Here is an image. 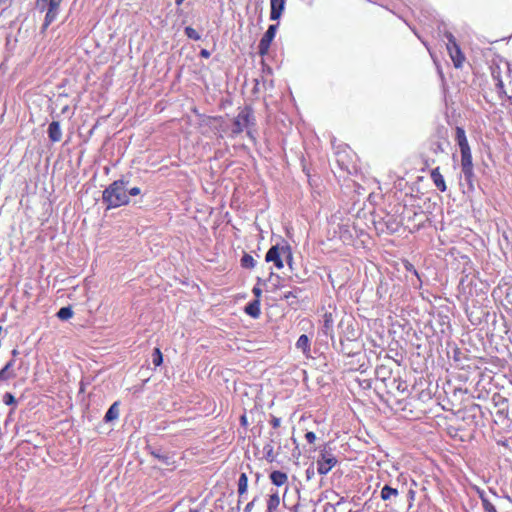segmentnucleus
Segmentation results:
<instances>
[{
  "mask_svg": "<svg viewBox=\"0 0 512 512\" xmlns=\"http://www.w3.org/2000/svg\"><path fill=\"white\" fill-rule=\"evenodd\" d=\"M129 180L121 178L112 182L102 193V202L106 205V209L118 208L128 205L130 199L127 194V186Z\"/></svg>",
  "mask_w": 512,
  "mask_h": 512,
  "instance_id": "1",
  "label": "nucleus"
},
{
  "mask_svg": "<svg viewBox=\"0 0 512 512\" xmlns=\"http://www.w3.org/2000/svg\"><path fill=\"white\" fill-rule=\"evenodd\" d=\"M256 125V120L253 110L250 106L242 108L238 115L233 119L231 133L232 136H237L246 130L247 136L255 141L252 128Z\"/></svg>",
  "mask_w": 512,
  "mask_h": 512,
  "instance_id": "2",
  "label": "nucleus"
},
{
  "mask_svg": "<svg viewBox=\"0 0 512 512\" xmlns=\"http://www.w3.org/2000/svg\"><path fill=\"white\" fill-rule=\"evenodd\" d=\"M283 257H285L289 267L292 268V252L290 246L288 245L281 247L278 245L272 246L267 251L265 260L266 262H273L278 269H281L283 268Z\"/></svg>",
  "mask_w": 512,
  "mask_h": 512,
  "instance_id": "3",
  "label": "nucleus"
},
{
  "mask_svg": "<svg viewBox=\"0 0 512 512\" xmlns=\"http://www.w3.org/2000/svg\"><path fill=\"white\" fill-rule=\"evenodd\" d=\"M461 170H462L464 178L469 186V189L473 190L474 189L473 180L475 178V174H474V169H473L471 152L461 154Z\"/></svg>",
  "mask_w": 512,
  "mask_h": 512,
  "instance_id": "4",
  "label": "nucleus"
},
{
  "mask_svg": "<svg viewBox=\"0 0 512 512\" xmlns=\"http://www.w3.org/2000/svg\"><path fill=\"white\" fill-rule=\"evenodd\" d=\"M446 37L448 39L447 50L449 52V55L454 63V66L456 68H459L462 66V63L464 62L465 57H464L463 53L461 52V49H460L459 45L457 44L455 37L451 33H448L446 35Z\"/></svg>",
  "mask_w": 512,
  "mask_h": 512,
  "instance_id": "5",
  "label": "nucleus"
},
{
  "mask_svg": "<svg viewBox=\"0 0 512 512\" xmlns=\"http://www.w3.org/2000/svg\"><path fill=\"white\" fill-rule=\"evenodd\" d=\"M278 28V24H272L268 27L267 31L262 36L259 45L258 52L260 55H266L269 51L271 42L273 41L276 31Z\"/></svg>",
  "mask_w": 512,
  "mask_h": 512,
  "instance_id": "6",
  "label": "nucleus"
},
{
  "mask_svg": "<svg viewBox=\"0 0 512 512\" xmlns=\"http://www.w3.org/2000/svg\"><path fill=\"white\" fill-rule=\"evenodd\" d=\"M280 442V435L277 432H270L268 442L263 446V456L269 462L272 463L276 460L277 454L274 451V443Z\"/></svg>",
  "mask_w": 512,
  "mask_h": 512,
  "instance_id": "7",
  "label": "nucleus"
},
{
  "mask_svg": "<svg viewBox=\"0 0 512 512\" xmlns=\"http://www.w3.org/2000/svg\"><path fill=\"white\" fill-rule=\"evenodd\" d=\"M336 464L337 459L332 454L322 453L321 458L317 460V472L326 475Z\"/></svg>",
  "mask_w": 512,
  "mask_h": 512,
  "instance_id": "8",
  "label": "nucleus"
},
{
  "mask_svg": "<svg viewBox=\"0 0 512 512\" xmlns=\"http://www.w3.org/2000/svg\"><path fill=\"white\" fill-rule=\"evenodd\" d=\"M331 310L325 311V313L322 316V332L326 336L333 337V327H334V321L336 317V309L329 307Z\"/></svg>",
  "mask_w": 512,
  "mask_h": 512,
  "instance_id": "9",
  "label": "nucleus"
},
{
  "mask_svg": "<svg viewBox=\"0 0 512 512\" xmlns=\"http://www.w3.org/2000/svg\"><path fill=\"white\" fill-rule=\"evenodd\" d=\"M149 453L163 465L170 466L175 463L174 455L162 448L148 446Z\"/></svg>",
  "mask_w": 512,
  "mask_h": 512,
  "instance_id": "10",
  "label": "nucleus"
},
{
  "mask_svg": "<svg viewBox=\"0 0 512 512\" xmlns=\"http://www.w3.org/2000/svg\"><path fill=\"white\" fill-rule=\"evenodd\" d=\"M16 359H10L0 370V384L8 382L16 377Z\"/></svg>",
  "mask_w": 512,
  "mask_h": 512,
  "instance_id": "11",
  "label": "nucleus"
},
{
  "mask_svg": "<svg viewBox=\"0 0 512 512\" xmlns=\"http://www.w3.org/2000/svg\"><path fill=\"white\" fill-rule=\"evenodd\" d=\"M455 139L460 148L461 154L471 152V149H470V146H469L466 134H465V130L462 127H459V126L456 127Z\"/></svg>",
  "mask_w": 512,
  "mask_h": 512,
  "instance_id": "12",
  "label": "nucleus"
},
{
  "mask_svg": "<svg viewBox=\"0 0 512 512\" xmlns=\"http://www.w3.org/2000/svg\"><path fill=\"white\" fill-rule=\"evenodd\" d=\"M270 7V19L278 20L285 9V0H270Z\"/></svg>",
  "mask_w": 512,
  "mask_h": 512,
  "instance_id": "13",
  "label": "nucleus"
},
{
  "mask_svg": "<svg viewBox=\"0 0 512 512\" xmlns=\"http://www.w3.org/2000/svg\"><path fill=\"white\" fill-rule=\"evenodd\" d=\"M48 137L52 142H59L62 139V131L58 121H52L49 124Z\"/></svg>",
  "mask_w": 512,
  "mask_h": 512,
  "instance_id": "14",
  "label": "nucleus"
},
{
  "mask_svg": "<svg viewBox=\"0 0 512 512\" xmlns=\"http://www.w3.org/2000/svg\"><path fill=\"white\" fill-rule=\"evenodd\" d=\"M430 177L434 183V185L441 191V192H445L446 189H447V186H446V183H445V180H444V177L443 175L440 173V169L439 167H436L434 168L432 171H431V174H430Z\"/></svg>",
  "mask_w": 512,
  "mask_h": 512,
  "instance_id": "15",
  "label": "nucleus"
},
{
  "mask_svg": "<svg viewBox=\"0 0 512 512\" xmlns=\"http://www.w3.org/2000/svg\"><path fill=\"white\" fill-rule=\"evenodd\" d=\"M269 478L271 482L278 487L283 486L288 482L287 474L278 470L271 472Z\"/></svg>",
  "mask_w": 512,
  "mask_h": 512,
  "instance_id": "16",
  "label": "nucleus"
},
{
  "mask_svg": "<svg viewBox=\"0 0 512 512\" xmlns=\"http://www.w3.org/2000/svg\"><path fill=\"white\" fill-rule=\"evenodd\" d=\"M245 312L252 318H258L260 316V300L255 299L245 307Z\"/></svg>",
  "mask_w": 512,
  "mask_h": 512,
  "instance_id": "17",
  "label": "nucleus"
},
{
  "mask_svg": "<svg viewBox=\"0 0 512 512\" xmlns=\"http://www.w3.org/2000/svg\"><path fill=\"white\" fill-rule=\"evenodd\" d=\"M376 378L377 380L382 381L385 383L387 380L391 378V370L389 367L385 365H379L376 367L375 370Z\"/></svg>",
  "mask_w": 512,
  "mask_h": 512,
  "instance_id": "18",
  "label": "nucleus"
},
{
  "mask_svg": "<svg viewBox=\"0 0 512 512\" xmlns=\"http://www.w3.org/2000/svg\"><path fill=\"white\" fill-rule=\"evenodd\" d=\"M478 494L485 512H497L494 503L491 501V499L486 495L484 491H479Z\"/></svg>",
  "mask_w": 512,
  "mask_h": 512,
  "instance_id": "19",
  "label": "nucleus"
},
{
  "mask_svg": "<svg viewBox=\"0 0 512 512\" xmlns=\"http://www.w3.org/2000/svg\"><path fill=\"white\" fill-rule=\"evenodd\" d=\"M62 1L63 0H37L36 5L41 11H45L46 7L59 10Z\"/></svg>",
  "mask_w": 512,
  "mask_h": 512,
  "instance_id": "20",
  "label": "nucleus"
},
{
  "mask_svg": "<svg viewBox=\"0 0 512 512\" xmlns=\"http://www.w3.org/2000/svg\"><path fill=\"white\" fill-rule=\"evenodd\" d=\"M398 495H399L398 490L396 488H392L389 485H385L381 489V498L384 501H389V500L395 499L398 497Z\"/></svg>",
  "mask_w": 512,
  "mask_h": 512,
  "instance_id": "21",
  "label": "nucleus"
},
{
  "mask_svg": "<svg viewBox=\"0 0 512 512\" xmlns=\"http://www.w3.org/2000/svg\"><path fill=\"white\" fill-rule=\"evenodd\" d=\"M119 402H114L104 416L106 422H111L119 417Z\"/></svg>",
  "mask_w": 512,
  "mask_h": 512,
  "instance_id": "22",
  "label": "nucleus"
},
{
  "mask_svg": "<svg viewBox=\"0 0 512 512\" xmlns=\"http://www.w3.org/2000/svg\"><path fill=\"white\" fill-rule=\"evenodd\" d=\"M280 504L278 492L275 491L269 495L267 500V512H275Z\"/></svg>",
  "mask_w": 512,
  "mask_h": 512,
  "instance_id": "23",
  "label": "nucleus"
},
{
  "mask_svg": "<svg viewBox=\"0 0 512 512\" xmlns=\"http://www.w3.org/2000/svg\"><path fill=\"white\" fill-rule=\"evenodd\" d=\"M238 494L239 497L244 495L247 492L248 489V477L246 473H241L239 479H238Z\"/></svg>",
  "mask_w": 512,
  "mask_h": 512,
  "instance_id": "24",
  "label": "nucleus"
},
{
  "mask_svg": "<svg viewBox=\"0 0 512 512\" xmlns=\"http://www.w3.org/2000/svg\"><path fill=\"white\" fill-rule=\"evenodd\" d=\"M296 347L301 349L304 353L308 352L310 350V340L308 336L302 334L296 342Z\"/></svg>",
  "mask_w": 512,
  "mask_h": 512,
  "instance_id": "25",
  "label": "nucleus"
},
{
  "mask_svg": "<svg viewBox=\"0 0 512 512\" xmlns=\"http://www.w3.org/2000/svg\"><path fill=\"white\" fill-rule=\"evenodd\" d=\"M44 27H48L57 17L59 10L46 7Z\"/></svg>",
  "mask_w": 512,
  "mask_h": 512,
  "instance_id": "26",
  "label": "nucleus"
},
{
  "mask_svg": "<svg viewBox=\"0 0 512 512\" xmlns=\"http://www.w3.org/2000/svg\"><path fill=\"white\" fill-rule=\"evenodd\" d=\"M256 265V261L254 258L250 255L245 253L241 258V266L246 269H252Z\"/></svg>",
  "mask_w": 512,
  "mask_h": 512,
  "instance_id": "27",
  "label": "nucleus"
},
{
  "mask_svg": "<svg viewBox=\"0 0 512 512\" xmlns=\"http://www.w3.org/2000/svg\"><path fill=\"white\" fill-rule=\"evenodd\" d=\"M73 316V310L70 306L62 307L57 312V317L60 320H68Z\"/></svg>",
  "mask_w": 512,
  "mask_h": 512,
  "instance_id": "28",
  "label": "nucleus"
},
{
  "mask_svg": "<svg viewBox=\"0 0 512 512\" xmlns=\"http://www.w3.org/2000/svg\"><path fill=\"white\" fill-rule=\"evenodd\" d=\"M3 402H4L5 405L13 406L12 412L14 411L15 406L17 404V400H16V398L14 397V395L12 393L6 392L3 395Z\"/></svg>",
  "mask_w": 512,
  "mask_h": 512,
  "instance_id": "29",
  "label": "nucleus"
},
{
  "mask_svg": "<svg viewBox=\"0 0 512 512\" xmlns=\"http://www.w3.org/2000/svg\"><path fill=\"white\" fill-rule=\"evenodd\" d=\"M185 35L192 40L198 41L201 39L200 34L192 27L188 26L184 30Z\"/></svg>",
  "mask_w": 512,
  "mask_h": 512,
  "instance_id": "30",
  "label": "nucleus"
},
{
  "mask_svg": "<svg viewBox=\"0 0 512 512\" xmlns=\"http://www.w3.org/2000/svg\"><path fill=\"white\" fill-rule=\"evenodd\" d=\"M152 362L155 366H160L163 362V356L159 348H155L152 353Z\"/></svg>",
  "mask_w": 512,
  "mask_h": 512,
  "instance_id": "31",
  "label": "nucleus"
},
{
  "mask_svg": "<svg viewBox=\"0 0 512 512\" xmlns=\"http://www.w3.org/2000/svg\"><path fill=\"white\" fill-rule=\"evenodd\" d=\"M141 193V190L139 187H132V188H128L127 187V194H128V197L129 196H137Z\"/></svg>",
  "mask_w": 512,
  "mask_h": 512,
  "instance_id": "32",
  "label": "nucleus"
},
{
  "mask_svg": "<svg viewBox=\"0 0 512 512\" xmlns=\"http://www.w3.org/2000/svg\"><path fill=\"white\" fill-rule=\"evenodd\" d=\"M270 424L272 425V427L274 429H277L278 427H280L281 419L272 415L271 416V420H270Z\"/></svg>",
  "mask_w": 512,
  "mask_h": 512,
  "instance_id": "33",
  "label": "nucleus"
},
{
  "mask_svg": "<svg viewBox=\"0 0 512 512\" xmlns=\"http://www.w3.org/2000/svg\"><path fill=\"white\" fill-rule=\"evenodd\" d=\"M305 438H306L308 443L313 444L315 442V440H316V435H315L314 432L309 431V432H307L305 434Z\"/></svg>",
  "mask_w": 512,
  "mask_h": 512,
  "instance_id": "34",
  "label": "nucleus"
},
{
  "mask_svg": "<svg viewBox=\"0 0 512 512\" xmlns=\"http://www.w3.org/2000/svg\"><path fill=\"white\" fill-rule=\"evenodd\" d=\"M496 88H497V92L500 96L506 94L502 80H499V82L496 83Z\"/></svg>",
  "mask_w": 512,
  "mask_h": 512,
  "instance_id": "35",
  "label": "nucleus"
},
{
  "mask_svg": "<svg viewBox=\"0 0 512 512\" xmlns=\"http://www.w3.org/2000/svg\"><path fill=\"white\" fill-rule=\"evenodd\" d=\"M413 217H414L415 219H417V218H423V217H424V214H423L422 212H420V213L414 212V213H413ZM422 223H423V220H422V219H420V220H419V223L416 225V228H417V229H419V228L422 226Z\"/></svg>",
  "mask_w": 512,
  "mask_h": 512,
  "instance_id": "36",
  "label": "nucleus"
},
{
  "mask_svg": "<svg viewBox=\"0 0 512 512\" xmlns=\"http://www.w3.org/2000/svg\"><path fill=\"white\" fill-rule=\"evenodd\" d=\"M492 76H493V79L496 81V83L499 82V80H502L501 77H500L499 68H496V69L492 70Z\"/></svg>",
  "mask_w": 512,
  "mask_h": 512,
  "instance_id": "37",
  "label": "nucleus"
},
{
  "mask_svg": "<svg viewBox=\"0 0 512 512\" xmlns=\"http://www.w3.org/2000/svg\"><path fill=\"white\" fill-rule=\"evenodd\" d=\"M252 292L255 295L256 299L260 300L262 290L258 286H254Z\"/></svg>",
  "mask_w": 512,
  "mask_h": 512,
  "instance_id": "38",
  "label": "nucleus"
},
{
  "mask_svg": "<svg viewBox=\"0 0 512 512\" xmlns=\"http://www.w3.org/2000/svg\"><path fill=\"white\" fill-rule=\"evenodd\" d=\"M255 501H256V498H254L252 501L247 503V505L245 506L244 512H251L254 507Z\"/></svg>",
  "mask_w": 512,
  "mask_h": 512,
  "instance_id": "39",
  "label": "nucleus"
},
{
  "mask_svg": "<svg viewBox=\"0 0 512 512\" xmlns=\"http://www.w3.org/2000/svg\"><path fill=\"white\" fill-rule=\"evenodd\" d=\"M296 297H297V295L293 291H289V292L284 294V298L287 299V300L290 299V298H296Z\"/></svg>",
  "mask_w": 512,
  "mask_h": 512,
  "instance_id": "40",
  "label": "nucleus"
},
{
  "mask_svg": "<svg viewBox=\"0 0 512 512\" xmlns=\"http://www.w3.org/2000/svg\"><path fill=\"white\" fill-rule=\"evenodd\" d=\"M200 56L203 57V58H209L210 57V52L206 49H202L200 51Z\"/></svg>",
  "mask_w": 512,
  "mask_h": 512,
  "instance_id": "41",
  "label": "nucleus"
},
{
  "mask_svg": "<svg viewBox=\"0 0 512 512\" xmlns=\"http://www.w3.org/2000/svg\"><path fill=\"white\" fill-rule=\"evenodd\" d=\"M406 269H407L408 271H412V272H413L417 277H419V276H418L417 271L414 269V267H413V265H412V264L408 263V264L406 265Z\"/></svg>",
  "mask_w": 512,
  "mask_h": 512,
  "instance_id": "42",
  "label": "nucleus"
},
{
  "mask_svg": "<svg viewBox=\"0 0 512 512\" xmlns=\"http://www.w3.org/2000/svg\"><path fill=\"white\" fill-rule=\"evenodd\" d=\"M408 497H409V499H410L411 501H413V500H414V498H415V492H414L413 490H409V491H408Z\"/></svg>",
  "mask_w": 512,
  "mask_h": 512,
  "instance_id": "43",
  "label": "nucleus"
},
{
  "mask_svg": "<svg viewBox=\"0 0 512 512\" xmlns=\"http://www.w3.org/2000/svg\"><path fill=\"white\" fill-rule=\"evenodd\" d=\"M11 354H12L11 359H16V357L19 355V351L17 349H13Z\"/></svg>",
  "mask_w": 512,
  "mask_h": 512,
  "instance_id": "44",
  "label": "nucleus"
},
{
  "mask_svg": "<svg viewBox=\"0 0 512 512\" xmlns=\"http://www.w3.org/2000/svg\"><path fill=\"white\" fill-rule=\"evenodd\" d=\"M240 421H241V424L243 426H246L247 425V418L245 415H242L241 418H240Z\"/></svg>",
  "mask_w": 512,
  "mask_h": 512,
  "instance_id": "45",
  "label": "nucleus"
},
{
  "mask_svg": "<svg viewBox=\"0 0 512 512\" xmlns=\"http://www.w3.org/2000/svg\"><path fill=\"white\" fill-rule=\"evenodd\" d=\"M306 473H307V477L310 478V475L314 474V471L310 472V469H307Z\"/></svg>",
  "mask_w": 512,
  "mask_h": 512,
  "instance_id": "46",
  "label": "nucleus"
},
{
  "mask_svg": "<svg viewBox=\"0 0 512 512\" xmlns=\"http://www.w3.org/2000/svg\"><path fill=\"white\" fill-rule=\"evenodd\" d=\"M306 473H307V477L310 478V475L314 474V471L310 472V469H307Z\"/></svg>",
  "mask_w": 512,
  "mask_h": 512,
  "instance_id": "47",
  "label": "nucleus"
},
{
  "mask_svg": "<svg viewBox=\"0 0 512 512\" xmlns=\"http://www.w3.org/2000/svg\"><path fill=\"white\" fill-rule=\"evenodd\" d=\"M306 473H307V477L310 478V475L314 474V471L310 472V469H307Z\"/></svg>",
  "mask_w": 512,
  "mask_h": 512,
  "instance_id": "48",
  "label": "nucleus"
},
{
  "mask_svg": "<svg viewBox=\"0 0 512 512\" xmlns=\"http://www.w3.org/2000/svg\"><path fill=\"white\" fill-rule=\"evenodd\" d=\"M183 2L184 0H175L177 6H180Z\"/></svg>",
  "mask_w": 512,
  "mask_h": 512,
  "instance_id": "49",
  "label": "nucleus"
},
{
  "mask_svg": "<svg viewBox=\"0 0 512 512\" xmlns=\"http://www.w3.org/2000/svg\"><path fill=\"white\" fill-rule=\"evenodd\" d=\"M490 491H491V493L493 494V496H494L495 498H499L498 494H497L495 491H492V490H490Z\"/></svg>",
  "mask_w": 512,
  "mask_h": 512,
  "instance_id": "50",
  "label": "nucleus"
},
{
  "mask_svg": "<svg viewBox=\"0 0 512 512\" xmlns=\"http://www.w3.org/2000/svg\"><path fill=\"white\" fill-rule=\"evenodd\" d=\"M68 110V106H65L63 109H62V113H66Z\"/></svg>",
  "mask_w": 512,
  "mask_h": 512,
  "instance_id": "51",
  "label": "nucleus"
},
{
  "mask_svg": "<svg viewBox=\"0 0 512 512\" xmlns=\"http://www.w3.org/2000/svg\"><path fill=\"white\" fill-rule=\"evenodd\" d=\"M189 512H199V510H197V509H190Z\"/></svg>",
  "mask_w": 512,
  "mask_h": 512,
  "instance_id": "52",
  "label": "nucleus"
}]
</instances>
